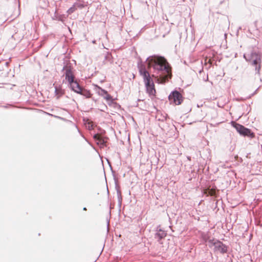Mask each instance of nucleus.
I'll return each instance as SVG.
<instances>
[{
  "label": "nucleus",
  "mask_w": 262,
  "mask_h": 262,
  "mask_svg": "<svg viewBox=\"0 0 262 262\" xmlns=\"http://www.w3.org/2000/svg\"><path fill=\"white\" fill-rule=\"evenodd\" d=\"M168 97L170 101L176 105H179L183 101V97L181 94L177 91H173Z\"/></svg>",
  "instance_id": "0eeeda50"
},
{
  "label": "nucleus",
  "mask_w": 262,
  "mask_h": 262,
  "mask_svg": "<svg viewBox=\"0 0 262 262\" xmlns=\"http://www.w3.org/2000/svg\"><path fill=\"white\" fill-rule=\"evenodd\" d=\"M138 68L140 75L144 79L147 92L150 95H155L156 90L155 89L154 84L150 78L148 72L146 70L144 65H138Z\"/></svg>",
  "instance_id": "f03ea898"
},
{
  "label": "nucleus",
  "mask_w": 262,
  "mask_h": 262,
  "mask_svg": "<svg viewBox=\"0 0 262 262\" xmlns=\"http://www.w3.org/2000/svg\"><path fill=\"white\" fill-rule=\"evenodd\" d=\"M96 88L98 89V93L99 94V95L103 97L104 95L106 94V91L104 90V89H102V88L97 85L96 86Z\"/></svg>",
  "instance_id": "4468645a"
},
{
  "label": "nucleus",
  "mask_w": 262,
  "mask_h": 262,
  "mask_svg": "<svg viewBox=\"0 0 262 262\" xmlns=\"http://www.w3.org/2000/svg\"><path fill=\"white\" fill-rule=\"evenodd\" d=\"M62 70L65 71L64 76L68 83L71 82L74 80L75 76L74 75L73 69L70 63H67L64 66Z\"/></svg>",
  "instance_id": "423d86ee"
},
{
  "label": "nucleus",
  "mask_w": 262,
  "mask_h": 262,
  "mask_svg": "<svg viewBox=\"0 0 262 262\" xmlns=\"http://www.w3.org/2000/svg\"><path fill=\"white\" fill-rule=\"evenodd\" d=\"M103 98L108 101L112 100V96L110 94H108L107 92L106 93V94L104 95Z\"/></svg>",
  "instance_id": "2eb2a0df"
},
{
  "label": "nucleus",
  "mask_w": 262,
  "mask_h": 262,
  "mask_svg": "<svg viewBox=\"0 0 262 262\" xmlns=\"http://www.w3.org/2000/svg\"><path fill=\"white\" fill-rule=\"evenodd\" d=\"M79 94L85 96L86 98H90L91 96V93L86 90H82L81 89V92L79 93Z\"/></svg>",
  "instance_id": "ddd939ff"
},
{
  "label": "nucleus",
  "mask_w": 262,
  "mask_h": 262,
  "mask_svg": "<svg viewBox=\"0 0 262 262\" xmlns=\"http://www.w3.org/2000/svg\"><path fill=\"white\" fill-rule=\"evenodd\" d=\"M244 57L246 61L250 62L251 64L255 67L256 73L259 75L261 62L260 55L252 51L249 54H245Z\"/></svg>",
  "instance_id": "7ed1b4c3"
},
{
  "label": "nucleus",
  "mask_w": 262,
  "mask_h": 262,
  "mask_svg": "<svg viewBox=\"0 0 262 262\" xmlns=\"http://www.w3.org/2000/svg\"><path fill=\"white\" fill-rule=\"evenodd\" d=\"M208 242L209 247L211 248L214 247L215 252L222 254L227 252V247L221 241L214 239H210L208 240Z\"/></svg>",
  "instance_id": "20e7f679"
},
{
  "label": "nucleus",
  "mask_w": 262,
  "mask_h": 262,
  "mask_svg": "<svg viewBox=\"0 0 262 262\" xmlns=\"http://www.w3.org/2000/svg\"><path fill=\"white\" fill-rule=\"evenodd\" d=\"M257 91V90H256L255 91V93H256Z\"/></svg>",
  "instance_id": "412c9836"
},
{
  "label": "nucleus",
  "mask_w": 262,
  "mask_h": 262,
  "mask_svg": "<svg viewBox=\"0 0 262 262\" xmlns=\"http://www.w3.org/2000/svg\"><path fill=\"white\" fill-rule=\"evenodd\" d=\"M257 91V90H256L255 91V93H256Z\"/></svg>",
  "instance_id": "6ab92c4d"
},
{
  "label": "nucleus",
  "mask_w": 262,
  "mask_h": 262,
  "mask_svg": "<svg viewBox=\"0 0 262 262\" xmlns=\"http://www.w3.org/2000/svg\"><path fill=\"white\" fill-rule=\"evenodd\" d=\"M55 96L57 99H59L64 94V90H63L60 85L55 86Z\"/></svg>",
  "instance_id": "9d476101"
},
{
  "label": "nucleus",
  "mask_w": 262,
  "mask_h": 262,
  "mask_svg": "<svg viewBox=\"0 0 262 262\" xmlns=\"http://www.w3.org/2000/svg\"><path fill=\"white\" fill-rule=\"evenodd\" d=\"M257 91V90H256L255 91V93H256Z\"/></svg>",
  "instance_id": "aec40b11"
},
{
  "label": "nucleus",
  "mask_w": 262,
  "mask_h": 262,
  "mask_svg": "<svg viewBox=\"0 0 262 262\" xmlns=\"http://www.w3.org/2000/svg\"><path fill=\"white\" fill-rule=\"evenodd\" d=\"M78 6V4L77 3H75L71 8H70L68 11H67V13L69 14H71L72 13H73L75 11V10H76V6Z\"/></svg>",
  "instance_id": "9b49d317"
},
{
  "label": "nucleus",
  "mask_w": 262,
  "mask_h": 262,
  "mask_svg": "<svg viewBox=\"0 0 262 262\" xmlns=\"http://www.w3.org/2000/svg\"><path fill=\"white\" fill-rule=\"evenodd\" d=\"M166 232L165 231L161 229V228H157L156 233L155 235V238L159 242L161 239L164 238L166 236Z\"/></svg>",
  "instance_id": "1a4fd4ad"
},
{
  "label": "nucleus",
  "mask_w": 262,
  "mask_h": 262,
  "mask_svg": "<svg viewBox=\"0 0 262 262\" xmlns=\"http://www.w3.org/2000/svg\"><path fill=\"white\" fill-rule=\"evenodd\" d=\"M83 210H86V208H85V207H84V208H83Z\"/></svg>",
  "instance_id": "f3484780"
},
{
  "label": "nucleus",
  "mask_w": 262,
  "mask_h": 262,
  "mask_svg": "<svg viewBox=\"0 0 262 262\" xmlns=\"http://www.w3.org/2000/svg\"><path fill=\"white\" fill-rule=\"evenodd\" d=\"M148 68H152L154 76L159 78L161 82H164L171 76V70L167 60L163 57L153 55L146 59Z\"/></svg>",
  "instance_id": "f257e3e1"
},
{
  "label": "nucleus",
  "mask_w": 262,
  "mask_h": 262,
  "mask_svg": "<svg viewBox=\"0 0 262 262\" xmlns=\"http://www.w3.org/2000/svg\"><path fill=\"white\" fill-rule=\"evenodd\" d=\"M68 85L71 89L75 93L79 94L81 92V88L76 80H73L71 82L68 83Z\"/></svg>",
  "instance_id": "6e6552de"
},
{
  "label": "nucleus",
  "mask_w": 262,
  "mask_h": 262,
  "mask_svg": "<svg viewBox=\"0 0 262 262\" xmlns=\"http://www.w3.org/2000/svg\"><path fill=\"white\" fill-rule=\"evenodd\" d=\"M93 43H95V40L93 41Z\"/></svg>",
  "instance_id": "a211bd4d"
},
{
  "label": "nucleus",
  "mask_w": 262,
  "mask_h": 262,
  "mask_svg": "<svg viewBox=\"0 0 262 262\" xmlns=\"http://www.w3.org/2000/svg\"><path fill=\"white\" fill-rule=\"evenodd\" d=\"M232 125L241 135L247 136L251 138L254 137V133H252L250 129L245 127L243 125L234 122H232Z\"/></svg>",
  "instance_id": "39448f33"
},
{
  "label": "nucleus",
  "mask_w": 262,
  "mask_h": 262,
  "mask_svg": "<svg viewBox=\"0 0 262 262\" xmlns=\"http://www.w3.org/2000/svg\"><path fill=\"white\" fill-rule=\"evenodd\" d=\"M117 195L119 201L120 202L122 200V198L121 195V192L119 190H117Z\"/></svg>",
  "instance_id": "dca6fc26"
},
{
  "label": "nucleus",
  "mask_w": 262,
  "mask_h": 262,
  "mask_svg": "<svg viewBox=\"0 0 262 262\" xmlns=\"http://www.w3.org/2000/svg\"><path fill=\"white\" fill-rule=\"evenodd\" d=\"M94 139L97 141V144H103L104 141L102 140L98 134H96L94 136Z\"/></svg>",
  "instance_id": "f8f14e48"
}]
</instances>
